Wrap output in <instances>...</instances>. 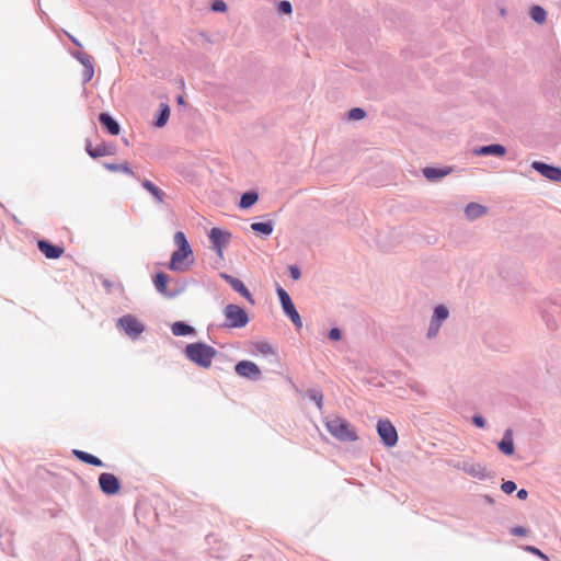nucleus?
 <instances>
[{"label":"nucleus","mask_w":561,"mask_h":561,"mask_svg":"<svg viewBox=\"0 0 561 561\" xmlns=\"http://www.w3.org/2000/svg\"><path fill=\"white\" fill-rule=\"evenodd\" d=\"M185 356L202 368H209L217 351L205 343H191L184 350Z\"/></svg>","instance_id":"1"},{"label":"nucleus","mask_w":561,"mask_h":561,"mask_svg":"<svg viewBox=\"0 0 561 561\" xmlns=\"http://www.w3.org/2000/svg\"><path fill=\"white\" fill-rule=\"evenodd\" d=\"M327 430L336 439L342 442H354L357 439L355 428L340 416H333L325 422Z\"/></svg>","instance_id":"2"},{"label":"nucleus","mask_w":561,"mask_h":561,"mask_svg":"<svg viewBox=\"0 0 561 561\" xmlns=\"http://www.w3.org/2000/svg\"><path fill=\"white\" fill-rule=\"evenodd\" d=\"M194 263V254L192 249H176L172 252L167 267L172 272H186Z\"/></svg>","instance_id":"3"},{"label":"nucleus","mask_w":561,"mask_h":561,"mask_svg":"<svg viewBox=\"0 0 561 561\" xmlns=\"http://www.w3.org/2000/svg\"><path fill=\"white\" fill-rule=\"evenodd\" d=\"M231 237L230 232L220 228L214 227L210 229L208 238L211 243V249L219 257H222V251L229 244Z\"/></svg>","instance_id":"4"},{"label":"nucleus","mask_w":561,"mask_h":561,"mask_svg":"<svg viewBox=\"0 0 561 561\" xmlns=\"http://www.w3.org/2000/svg\"><path fill=\"white\" fill-rule=\"evenodd\" d=\"M377 433L387 447H393L398 442L397 430L388 420H380L377 423Z\"/></svg>","instance_id":"5"},{"label":"nucleus","mask_w":561,"mask_h":561,"mask_svg":"<svg viewBox=\"0 0 561 561\" xmlns=\"http://www.w3.org/2000/svg\"><path fill=\"white\" fill-rule=\"evenodd\" d=\"M99 485L103 493L107 495L117 494L121 490L119 480L108 472H103L99 477Z\"/></svg>","instance_id":"6"},{"label":"nucleus","mask_w":561,"mask_h":561,"mask_svg":"<svg viewBox=\"0 0 561 561\" xmlns=\"http://www.w3.org/2000/svg\"><path fill=\"white\" fill-rule=\"evenodd\" d=\"M531 168L550 181H561V168L548 164L542 161H534Z\"/></svg>","instance_id":"7"},{"label":"nucleus","mask_w":561,"mask_h":561,"mask_svg":"<svg viewBox=\"0 0 561 561\" xmlns=\"http://www.w3.org/2000/svg\"><path fill=\"white\" fill-rule=\"evenodd\" d=\"M117 327L124 330L128 336L134 339L144 331V325L137 320V318H119Z\"/></svg>","instance_id":"8"},{"label":"nucleus","mask_w":561,"mask_h":561,"mask_svg":"<svg viewBox=\"0 0 561 561\" xmlns=\"http://www.w3.org/2000/svg\"><path fill=\"white\" fill-rule=\"evenodd\" d=\"M170 282V276L164 272H158L153 276V285L158 293L162 294L165 297H175L182 289L179 290H170L168 288V284Z\"/></svg>","instance_id":"9"},{"label":"nucleus","mask_w":561,"mask_h":561,"mask_svg":"<svg viewBox=\"0 0 561 561\" xmlns=\"http://www.w3.org/2000/svg\"><path fill=\"white\" fill-rule=\"evenodd\" d=\"M236 373L244 378H259L261 370L257 365L250 360H241L234 367Z\"/></svg>","instance_id":"10"},{"label":"nucleus","mask_w":561,"mask_h":561,"mask_svg":"<svg viewBox=\"0 0 561 561\" xmlns=\"http://www.w3.org/2000/svg\"><path fill=\"white\" fill-rule=\"evenodd\" d=\"M99 123L112 136H117L121 133L119 123L107 112L99 114Z\"/></svg>","instance_id":"11"},{"label":"nucleus","mask_w":561,"mask_h":561,"mask_svg":"<svg viewBox=\"0 0 561 561\" xmlns=\"http://www.w3.org/2000/svg\"><path fill=\"white\" fill-rule=\"evenodd\" d=\"M37 248L47 259H59L64 254L62 247L53 244L45 239L37 241Z\"/></svg>","instance_id":"12"},{"label":"nucleus","mask_w":561,"mask_h":561,"mask_svg":"<svg viewBox=\"0 0 561 561\" xmlns=\"http://www.w3.org/2000/svg\"><path fill=\"white\" fill-rule=\"evenodd\" d=\"M221 277L226 280L227 284L231 286V288L239 293L241 296H243L247 300H249L251 304H253L252 295L250 290L245 287L243 282L237 277H233L229 274H221Z\"/></svg>","instance_id":"13"},{"label":"nucleus","mask_w":561,"mask_h":561,"mask_svg":"<svg viewBox=\"0 0 561 561\" xmlns=\"http://www.w3.org/2000/svg\"><path fill=\"white\" fill-rule=\"evenodd\" d=\"M276 293L285 316H299L289 294L282 286H277Z\"/></svg>","instance_id":"14"},{"label":"nucleus","mask_w":561,"mask_h":561,"mask_svg":"<svg viewBox=\"0 0 561 561\" xmlns=\"http://www.w3.org/2000/svg\"><path fill=\"white\" fill-rule=\"evenodd\" d=\"M476 156H496L502 157L506 153V148L500 144H491L478 147L473 150Z\"/></svg>","instance_id":"15"},{"label":"nucleus","mask_w":561,"mask_h":561,"mask_svg":"<svg viewBox=\"0 0 561 561\" xmlns=\"http://www.w3.org/2000/svg\"><path fill=\"white\" fill-rule=\"evenodd\" d=\"M488 208L478 203H469L465 208L466 218L470 221L482 217Z\"/></svg>","instance_id":"16"},{"label":"nucleus","mask_w":561,"mask_h":561,"mask_svg":"<svg viewBox=\"0 0 561 561\" xmlns=\"http://www.w3.org/2000/svg\"><path fill=\"white\" fill-rule=\"evenodd\" d=\"M170 117V106L167 103H160L154 115L153 125L158 128L165 126Z\"/></svg>","instance_id":"17"},{"label":"nucleus","mask_w":561,"mask_h":561,"mask_svg":"<svg viewBox=\"0 0 561 561\" xmlns=\"http://www.w3.org/2000/svg\"><path fill=\"white\" fill-rule=\"evenodd\" d=\"M141 186L144 190H146L149 194L152 195V197L156 199L157 203L159 204H163L164 203V198H165V193L160 190L157 185H154L151 181L149 180H144L141 182Z\"/></svg>","instance_id":"18"},{"label":"nucleus","mask_w":561,"mask_h":561,"mask_svg":"<svg viewBox=\"0 0 561 561\" xmlns=\"http://www.w3.org/2000/svg\"><path fill=\"white\" fill-rule=\"evenodd\" d=\"M499 449L507 456L514 454V440L512 430H506L502 440L497 444Z\"/></svg>","instance_id":"19"},{"label":"nucleus","mask_w":561,"mask_h":561,"mask_svg":"<svg viewBox=\"0 0 561 561\" xmlns=\"http://www.w3.org/2000/svg\"><path fill=\"white\" fill-rule=\"evenodd\" d=\"M450 169L449 168H434V167H426L423 169V175L428 181H437L449 174Z\"/></svg>","instance_id":"20"},{"label":"nucleus","mask_w":561,"mask_h":561,"mask_svg":"<svg viewBox=\"0 0 561 561\" xmlns=\"http://www.w3.org/2000/svg\"><path fill=\"white\" fill-rule=\"evenodd\" d=\"M259 199V193L256 191L250 190L244 193H242L240 201H239V207L242 209H248L252 207Z\"/></svg>","instance_id":"21"},{"label":"nucleus","mask_w":561,"mask_h":561,"mask_svg":"<svg viewBox=\"0 0 561 561\" xmlns=\"http://www.w3.org/2000/svg\"><path fill=\"white\" fill-rule=\"evenodd\" d=\"M72 453H73L75 457L82 462H85V463H89V465H92L95 467L103 466V462L100 458H98L89 453H85V451L79 450V449H73Z\"/></svg>","instance_id":"22"},{"label":"nucleus","mask_w":561,"mask_h":561,"mask_svg":"<svg viewBox=\"0 0 561 561\" xmlns=\"http://www.w3.org/2000/svg\"><path fill=\"white\" fill-rule=\"evenodd\" d=\"M251 229L264 237H270L274 231V222L272 220L253 222Z\"/></svg>","instance_id":"23"},{"label":"nucleus","mask_w":561,"mask_h":561,"mask_svg":"<svg viewBox=\"0 0 561 561\" xmlns=\"http://www.w3.org/2000/svg\"><path fill=\"white\" fill-rule=\"evenodd\" d=\"M103 167L111 172H124L128 175H134V171L129 168L127 162L124 163H103Z\"/></svg>","instance_id":"24"},{"label":"nucleus","mask_w":561,"mask_h":561,"mask_svg":"<svg viewBox=\"0 0 561 561\" xmlns=\"http://www.w3.org/2000/svg\"><path fill=\"white\" fill-rule=\"evenodd\" d=\"M529 15L538 24H542L546 21L547 12L540 5H533L529 10Z\"/></svg>","instance_id":"25"},{"label":"nucleus","mask_w":561,"mask_h":561,"mask_svg":"<svg viewBox=\"0 0 561 561\" xmlns=\"http://www.w3.org/2000/svg\"><path fill=\"white\" fill-rule=\"evenodd\" d=\"M93 153H94V159L104 157V156H112L115 153V146L102 142L94 148Z\"/></svg>","instance_id":"26"},{"label":"nucleus","mask_w":561,"mask_h":561,"mask_svg":"<svg viewBox=\"0 0 561 561\" xmlns=\"http://www.w3.org/2000/svg\"><path fill=\"white\" fill-rule=\"evenodd\" d=\"M193 331L194 330L192 327H190L183 322H175L172 325V332L176 336L187 335V334H191Z\"/></svg>","instance_id":"27"},{"label":"nucleus","mask_w":561,"mask_h":561,"mask_svg":"<svg viewBox=\"0 0 561 561\" xmlns=\"http://www.w3.org/2000/svg\"><path fill=\"white\" fill-rule=\"evenodd\" d=\"M542 316H557L561 313V305L554 301H550L549 304H545L543 309L541 310Z\"/></svg>","instance_id":"28"},{"label":"nucleus","mask_w":561,"mask_h":561,"mask_svg":"<svg viewBox=\"0 0 561 561\" xmlns=\"http://www.w3.org/2000/svg\"><path fill=\"white\" fill-rule=\"evenodd\" d=\"M173 241L178 249H192L183 231H176L174 233Z\"/></svg>","instance_id":"29"},{"label":"nucleus","mask_w":561,"mask_h":561,"mask_svg":"<svg viewBox=\"0 0 561 561\" xmlns=\"http://www.w3.org/2000/svg\"><path fill=\"white\" fill-rule=\"evenodd\" d=\"M224 316H248V313L242 307L230 304L224 309Z\"/></svg>","instance_id":"30"},{"label":"nucleus","mask_w":561,"mask_h":561,"mask_svg":"<svg viewBox=\"0 0 561 561\" xmlns=\"http://www.w3.org/2000/svg\"><path fill=\"white\" fill-rule=\"evenodd\" d=\"M249 318H227L224 323L225 328H243L247 325Z\"/></svg>","instance_id":"31"},{"label":"nucleus","mask_w":561,"mask_h":561,"mask_svg":"<svg viewBox=\"0 0 561 561\" xmlns=\"http://www.w3.org/2000/svg\"><path fill=\"white\" fill-rule=\"evenodd\" d=\"M466 471L470 476H472L474 478H479V479L484 478L486 476L485 468L479 463L471 465L469 468L466 469Z\"/></svg>","instance_id":"32"},{"label":"nucleus","mask_w":561,"mask_h":561,"mask_svg":"<svg viewBox=\"0 0 561 561\" xmlns=\"http://www.w3.org/2000/svg\"><path fill=\"white\" fill-rule=\"evenodd\" d=\"M73 56L80 61V64L83 67L93 62V57L87 53L76 51V53H73Z\"/></svg>","instance_id":"33"},{"label":"nucleus","mask_w":561,"mask_h":561,"mask_svg":"<svg viewBox=\"0 0 561 561\" xmlns=\"http://www.w3.org/2000/svg\"><path fill=\"white\" fill-rule=\"evenodd\" d=\"M255 350L263 355H274L275 352L268 343L260 342L255 344Z\"/></svg>","instance_id":"34"},{"label":"nucleus","mask_w":561,"mask_h":561,"mask_svg":"<svg viewBox=\"0 0 561 561\" xmlns=\"http://www.w3.org/2000/svg\"><path fill=\"white\" fill-rule=\"evenodd\" d=\"M83 73H82V82L83 84L90 82L94 76V66L93 62L89 64L88 66L83 67Z\"/></svg>","instance_id":"35"},{"label":"nucleus","mask_w":561,"mask_h":561,"mask_svg":"<svg viewBox=\"0 0 561 561\" xmlns=\"http://www.w3.org/2000/svg\"><path fill=\"white\" fill-rule=\"evenodd\" d=\"M366 116L365 110L362 107H353L348 112V118L353 121H359Z\"/></svg>","instance_id":"36"},{"label":"nucleus","mask_w":561,"mask_h":561,"mask_svg":"<svg viewBox=\"0 0 561 561\" xmlns=\"http://www.w3.org/2000/svg\"><path fill=\"white\" fill-rule=\"evenodd\" d=\"M277 9L283 14H290L293 12V5L288 0H282L277 4Z\"/></svg>","instance_id":"37"},{"label":"nucleus","mask_w":561,"mask_h":561,"mask_svg":"<svg viewBox=\"0 0 561 561\" xmlns=\"http://www.w3.org/2000/svg\"><path fill=\"white\" fill-rule=\"evenodd\" d=\"M227 9L228 7L224 0H214L211 3V10L214 12H226Z\"/></svg>","instance_id":"38"},{"label":"nucleus","mask_w":561,"mask_h":561,"mask_svg":"<svg viewBox=\"0 0 561 561\" xmlns=\"http://www.w3.org/2000/svg\"><path fill=\"white\" fill-rule=\"evenodd\" d=\"M442 319H443V318H435V319L432 321V323H431V325H430V329H428V336H430V337H431V336H434V335L437 333V331H438V329H439V327H440V320H442Z\"/></svg>","instance_id":"39"},{"label":"nucleus","mask_w":561,"mask_h":561,"mask_svg":"<svg viewBox=\"0 0 561 561\" xmlns=\"http://www.w3.org/2000/svg\"><path fill=\"white\" fill-rule=\"evenodd\" d=\"M526 551L533 553V554H536L538 556L541 560L543 561H549V558L547 554H545L543 552H541L539 549H537L536 547H533V546H527L525 548Z\"/></svg>","instance_id":"40"},{"label":"nucleus","mask_w":561,"mask_h":561,"mask_svg":"<svg viewBox=\"0 0 561 561\" xmlns=\"http://www.w3.org/2000/svg\"><path fill=\"white\" fill-rule=\"evenodd\" d=\"M501 489L504 493L511 494L516 490V484L513 481H505L502 483Z\"/></svg>","instance_id":"41"},{"label":"nucleus","mask_w":561,"mask_h":561,"mask_svg":"<svg viewBox=\"0 0 561 561\" xmlns=\"http://www.w3.org/2000/svg\"><path fill=\"white\" fill-rule=\"evenodd\" d=\"M432 316H449V310L445 305H437L434 307Z\"/></svg>","instance_id":"42"},{"label":"nucleus","mask_w":561,"mask_h":561,"mask_svg":"<svg viewBox=\"0 0 561 561\" xmlns=\"http://www.w3.org/2000/svg\"><path fill=\"white\" fill-rule=\"evenodd\" d=\"M311 399L316 402L319 409L322 408L323 394L320 391H312Z\"/></svg>","instance_id":"43"},{"label":"nucleus","mask_w":561,"mask_h":561,"mask_svg":"<svg viewBox=\"0 0 561 561\" xmlns=\"http://www.w3.org/2000/svg\"><path fill=\"white\" fill-rule=\"evenodd\" d=\"M288 270H289V274H290L293 279H299L300 278L301 272H300V268L298 266L289 265Z\"/></svg>","instance_id":"44"},{"label":"nucleus","mask_w":561,"mask_h":561,"mask_svg":"<svg viewBox=\"0 0 561 561\" xmlns=\"http://www.w3.org/2000/svg\"><path fill=\"white\" fill-rule=\"evenodd\" d=\"M329 337L331 340H334V341H337L341 339V331L336 328H333L331 329V331L329 332Z\"/></svg>","instance_id":"45"},{"label":"nucleus","mask_w":561,"mask_h":561,"mask_svg":"<svg viewBox=\"0 0 561 561\" xmlns=\"http://www.w3.org/2000/svg\"><path fill=\"white\" fill-rule=\"evenodd\" d=\"M512 534L515 536H525L527 530L524 527L517 526L512 528Z\"/></svg>","instance_id":"46"},{"label":"nucleus","mask_w":561,"mask_h":561,"mask_svg":"<svg viewBox=\"0 0 561 561\" xmlns=\"http://www.w3.org/2000/svg\"><path fill=\"white\" fill-rule=\"evenodd\" d=\"M93 150H94V148L92 147L91 141L88 139V140L85 141V151H87V153H88L91 158H93V159H94Z\"/></svg>","instance_id":"47"},{"label":"nucleus","mask_w":561,"mask_h":561,"mask_svg":"<svg viewBox=\"0 0 561 561\" xmlns=\"http://www.w3.org/2000/svg\"><path fill=\"white\" fill-rule=\"evenodd\" d=\"M473 423L478 426V427H483L485 422L484 420L481 417V416H474L473 417Z\"/></svg>","instance_id":"48"},{"label":"nucleus","mask_w":561,"mask_h":561,"mask_svg":"<svg viewBox=\"0 0 561 561\" xmlns=\"http://www.w3.org/2000/svg\"><path fill=\"white\" fill-rule=\"evenodd\" d=\"M528 496V492L525 490V489H520L518 492H517V497L519 500H526Z\"/></svg>","instance_id":"49"},{"label":"nucleus","mask_w":561,"mask_h":561,"mask_svg":"<svg viewBox=\"0 0 561 561\" xmlns=\"http://www.w3.org/2000/svg\"><path fill=\"white\" fill-rule=\"evenodd\" d=\"M294 324L296 325V328H301L302 327V322H301V318H291Z\"/></svg>","instance_id":"50"},{"label":"nucleus","mask_w":561,"mask_h":561,"mask_svg":"<svg viewBox=\"0 0 561 561\" xmlns=\"http://www.w3.org/2000/svg\"><path fill=\"white\" fill-rule=\"evenodd\" d=\"M69 38L71 39V42L76 45V46H81V43L73 36L69 35Z\"/></svg>","instance_id":"51"},{"label":"nucleus","mask_w":561,"mask_h":561,"mask_svg":"<svg viewBox=\"0 0 561 561\" xmlns=\"http://www.w3.org/2000/svg\"><path fill=\"white\" fill-rule=\"evenodd\" d=\"M102 284L106 289H110V287L112 286L108 279H103Z\"/></svg>","instance_id":"52"},{"label":"nucleus","mask_w":561,"mask_h":561,"mask_svg":"<svg viewBox=\"0 0 561 561\" xmlns=\"http://www.w3.org/2000/svg\"><path fill=\"white\" fill-rule=\"evenodd\" d=\"M176 101L179 104H182V105L185 103L184 98L182 95H179Z\"/></svg>","instance_id":"53"}]
</instances>
